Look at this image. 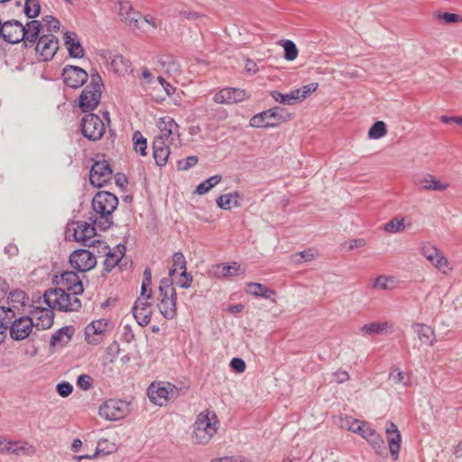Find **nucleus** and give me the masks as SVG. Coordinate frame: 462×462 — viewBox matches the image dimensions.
Returning <instances> with one entry per match:
<instances>
[{
  "label": "nucleus",
  "mask_w": 462,
  "mask_h": 462,
  "mask_svg": "<svg viewBox=\"0 0 462 462\" xmlns=\"http://www.w3.org/2000/svg\"><path fill=\"white\" fill-rule=\"evenodd\" d=\"M94 214L89 220L101 230H106L113 225V213L116 210V195L108 191L97 192L92 199Z\"/></svg>",
  "instance_id": "f257e3e1"
},
{
  "label": "nucleus",
  "mask_w": 462,
  "mask_h": 462,
  "mask_svg": "<svg viewBox=\"0 0 462 462\" xmlns=\"http://www.w3.org/2000/svg\"><path fill=\"white\" fill-rule=\"evenodd\" d=\"M78 295L71 291L55 288L46 291L43 298L45 303L51 309L60 311H77L81 307Z\"/></svg>",
  "instance_id": "f03ea898"
},
{
  "label": "nucleus",
  "mask_w": 462,
  "mask_h": 462,
  "mask_svg": "<svg viewBox=\"0 0 462 462\" xmlns=\"http://www.w3.org/2000/svg\"><path fill=\"white\" fill-rule=\"evenodd\" d=\"M217 418L213 411L200 412L194 423L193 440L197 444L208 443L217 430Z\"/></svg>",
  "instance_id": "7ed1b4c3"
},
{
  "label": "nucleus",
  "mask_w": 462,
  "mask_h": 462,
  "mask_svg": "<svg viewBox=\"0 0 462 462\" xmlns=\"http://www.w3.org/2000/svg\"><path fill=\"white\" fill-rule=\"evenodd\" d=\"M117 4L119 5L117 15L120 16L121 22L132 31L140 30L143 21L154 29L158 27L154 17L149 14L143 17L139 11L134 9L130 1H119Z\"/></svg>",
  "instance_id": "20e7f679"
},
{
  "label": "nucleus",
  "mask_w": 462,
  "mask_h": 462,
  "mask_svg": "<svg viewBox=\"0 0 462 462\" xmlns=\"http://www.w3.org/2000/svg\"><path fill=\"white\" fill-rule=\"evenodd\" d=\"M158 308L167 319H172L177 314V295L170 279L163 278L159 286Z\"/></svg>",
  "instance_id": "39448f33"
},
{
  "label": "nucleus",
  "mask_w": 462,
  "mask_h": 462,
  "mask_svg": "<svg viewBox=\"0 0 462 462\" xmlns=\"http://www.w3.org/2000/svg\"><path fill=\"white\" fill-rule=\"evenodd\" d=\"M90 78V83L82 90L79 97V106L83 112L94 110L100 102L102 79L98 73L91 74Z\"/></svg>",
  "instance_id": "423d86ee"
},
{
  "label": "nucleus",
  "mask_w": 462,
  "mask_h": 462,
  "mask_svg": "<svg viewBox=\"0 0 462 462\" xmlns=\"http://www.w3.org/2000/svg\"><path fill=\"white\" fill-rule=\"evenodd\" d=\"M96 225L86 221H74L68 225L66 236L68 238L82 244L86 246H93L99 241L96 238Z\"/></svg>",
  "instance_id": "0eeeda50"
},
{
  "label": "nucleus",
  "mask_w": 462,
  "mask_h": 462,
  "mask_svg": "<svg viewBox=\"0 0 462 462\" xmlns=\"http://www.w3.org/2000/svg\"><path fill=\"white\" fill-rule=\"evenodd\" d=\"M115 329L111 320L100 319L92 321L85 328V339L88 344L97 345L107 338Z\"/></svg>",
  "instance_id": "6e6552de"
},
{
  "label": "nucleus",
  "mask_w": 462,
  "mask_h": 462,
  "mask_svg": "<svg viewBox=\"0 0 462 462\" xmlns=\"http://www.w3.org/2000/svg\"><path fill=\"white\" fill-rule=\"evenodd\" d=\"M178 392L177 387L170 383L154 382L148 387L147 394L152 402L163 406L170 400L176 398Z\"/></svg>",
  "instance_id": "1a4fd4ad"
},
{
  "label": "nucleus",
  "mask_w": 462,
  "mask_h": 462,
  "mask_svg": "<svg viewBox=\"0 0 462 462\" xmlns=\"http://www.w3.org/2000/svg\"><path fill=\"white\" fill-rule=\"evenodd\" d=\"M282 109L279 106L264 110L251 117L249 125L252 127H275L282 122L285 121L284 116L282 115Z\"/></svg>",
  "instance_id": "9d476101"
},
{
  "label": "nucleus",
  "mask_w": 462,
  "mask_h": 462,
  "mask_svg": "<svg viewBox=\"0 0 462 462\" xmlns=\"http://www.w3.org/2000/svg\"><path fill=\"white\" fill-rule=\"evenodd\" d=\"M9 333L12 339L15 341H21L28 338L33 331L34 323L33 318L29 316H21L16 318L14 313V319H10Z\"/></svg>",
  "instance_id": "9b49d317"
},
{
  "label": "nucleus",
  "mask_w": 462,
  "mask_h": 462,
  "mask_svg": "<svg viewBox=\"0 0 462 462\" xmlns=\"http://www.w3.org/2000/svg\"><path fill=\"white\" fill-rule=\"evenodd\" d=\"M81 132L90 141L99 140L105 133V124L95 114L85 115L81 121Z\"/></svg>",
  "instance_id": "f8f14e48"
},
{
  "label": "nucleus",
  "mask_w": 462,
  "mask_h": 462,
  "mask_svg": "<svg viewBox=\"0 0 462 462\" xmlns=\"http://www.w3.org/2000/svg\"><path fill=\"white\" fill-rule=\"evenodd\" d=\"M112 173L113 170L106 160L96 161L89 172L90 183L100 188L111 180Z\"/></svg>",
  "instance_id": "ddd939ff"
},
{
  "label": "nucleus",
  "mask_w": 462,
  "mask_h": 462,
  "mask_svg": "<svg viewBox=\"0 0 462 462\" xmlns=\"http://www.w3.org/2000/svg\"><path fill=\"white\" fill-rule=\"evenodd\" d=\"M69 263L78 272L85 273L97 264V259L93 253L86 249L75 250L69 256Z\"/></svg>",
  "instance_id": "4468645a"
},
{
  "label": "nucleus",
  "mask_w": 462,
  "mask_h": 462,
  "mask_svg": "<svg viewBox=\"0 0 462 462\" xmlns=\"http://www.w3.org/2000/svg\"><path fill=\"white\" fill-rule=\"evenodd\" d=\"M421 254L442 273L448 274L452 271V267L446 256L436 246L424 245L421 247Z\"/></svg>",
  "instance_id": "2eb2a0df"
},
{
  "label": "nucleus",
  "mask_w": 462,
  "mask_h": 462,
  "mask_svg": "<svg viewBox=\"0 0 462 462\" xmlns=\"http://www.w3.org/2000/svg\"><path fill=\"white\" fill-rule=\"evenodd\" d=\"M58 49V39L51 33L42 35L35 43V51L43 61L51 60Z\"/></svg>",
  "instance_id": "dca6fc26"
},
{
  "label": "nucleus",
  "mask_w": 462,
  "mask_h": 462,
  "mask_svg": "<svg viewBox=\"0 0 462 462\" xmlns=\"http://www.w3.org/2000/svg\"><path fill=\"white\" fill-rule=\"evenodd\" d=\"M62 79L67 87L78 88L88 80V74L79 67L68 65L63 69Z\"/></svg>",
  "instance_id": "f3484780"
},
{
  "label": "nucleus",
  "mask_w": 462,
  "mask_h": 462,
  "mask_svg": "<svg viewBox=\"0 0 462 462\" xmlns=\"http://www.w3.org/2000/svg\"><path fill=\"white\" fill-rule=\"evenodd\" d=\"M23 30L24 28L22 23L17 20H9L3 23L1 37L8 43L16 44L23 39Z\"/></svg>",
  "instance_id": "a211bd4d"
},
{
  "label": "nucleus",
  "mask_w": 462,
  "mask_h": 462,
  "mask_svg": "<svg viewBox=\"0 0 462 462\" xmlns=\"http://www.w3.org/2000/svg\"><path fill=\"white\" fill-rule=\"evenodd\" d=\"M249 98L247 93L240 88H226L219 90L214 96V101L217 104H235Z\"/></svg>",
  "instance_id": "6ab92c4d"
},
{
  "label": "nucleus",
  "mask_w": 462,
  "mask_h": 462,
  "mask_svg": "<svg viewBox=\"0 0 462 462\" xmlns=\"http://www.w3.org/2000/svg\"><path fill=\"white\" fill-rule=\"evenodd\" d=\"M58 288L71 291L74 294H81L84 291L83 284L75 272L66 271L60 275L59 281H57Z\"/></svg>",
  "instance_id": "aec40b11"
},
{
  "label": "nucleus",
  "mask_w": 462,
  "mask_h": 462,
  "mask_svg": "<svg viewBox=\"0 0 462 462\" xmlns=\"http://www.w3.org/2000/svg\"><path fill=\"white\" fill-rule=\"evenodd\" d=\"M52 310L50 307L36 308L32 311L31 318H33L34 327L37 330H45L52 326L54 319Z\"/></svg>",
  "instance_id": "412c9836"
},
{
  "label": "nucleus",
  "mask_w": 462,
  "mask_h": 462,
  "mask_svg": "<svg viewBox=\"0 0 462 462\" xmlns=\"http://www.w3.org/2000/svg\"><path fill=\"white\" fill-rule=\"evenodd\" d=\"M147 300L138 298L133 308L134 317L142 327L147 326L152 318V305Z\"/></svg>",
  "instance_id": "4be33fe9"
},
{
  "label": "nucleus",
  "mask_w": 462,
  "mask_h": 462,
  "mask_svg": "<svg viewBox=\"0 0 462 462\" xmlns=\"http://www.w3.org/2000/svg\"><path fill=\"white\" fill-rule=\"evenodd\" d=\"M24 30L22 31L23 39L22 42L25 47L33 46L39 40V35L43 28L42 23L38 20H32L23 25Z\"/></svg>",
  "instance_id": "5701e85b"
},
{
  "label": "nucleus",
  "mask_w": 462,
  "mask_h": 462,
  "mask_svg": "<svg viewBox=\"0 0 462 462\" xmlns=\"http://www.w3.org/2000/svg\"><path fill=\"white\" fill-rule=\"evenodd\" d=\"M386 435L388 439L390 453L393 460H397L401 448L402 436L397 426L392 421L388 423L386 428Z\"/></svg>",
  "instance_id": "b1692460"
},
{
  "label": "nucleus",
  "mask_w": 462,
  "mask_h": 462,
  "mask_svg": "<svg viewBox=\"0 0 462 462\" xmlns=\"http://www.w3.org/2000/svg\"><path fill=\"white\" fill-rule=\"evenodd\" d=\"M415 183L420 189L425 191H444L449 187L448 183L441 182L431 174H425L422 177L418 178Z\"/></svg>",
  "instance_id": "393cba45"
},
{
  "label": "nucleus",
  "mask_w": 462,
  "mask_h": 462,
  "mask_svg": "<svg viewBox=\"0 0 462 462\" xmlns=\"http://www.w3.org/2000/svg\"><path fill=\"white\" fill-rule=\"evenodd\" d=\"M411 328L422 345L433 346L436 341L434 329L423 323H413Z\"/></svg>",
  "instance_id": "a878e982"
},
{
  "label": "nucleus",
  "mask_w": 462,
  "mask_h": 462,
  "mask_svg": "<svg viewBox=\"0 0 462 462\" xmlns=\"http://www.w3.org/2000/svg\"><path fill=\"white\" fill-rule=\"evenodd\" d=\"M153 158L155 163L162 167L167 163L170 147L162 138H154L152 142Z\"/></svg>",
  "instance_id": "bb28decb"
},
{
  "label": "nucleus",
  "mask_w": 462,
  "mask_h": 462,
  "mask_svg": "<svg viewBox=\"0 0 462 462\" xmlns=\"http://www.w3.org/2000/svg\"><path fill=\"white\" fill-rule=\"evenodd\" d=\"M64 44L70 57L82 58L84 56V49L75 32H67L64 33Z\"/></svg>",
  "instance_id": "cd10ccee"
},
{
  "label": "nucleus",
  "mask_w": 462,
  "mask_h": 462,
  "mask_svg": "<svg viewBox=\"0 0 462 462\" xmlns=\"http://www.w3.org/2000/svg\"><path fill=\"white\" fill-rule=\"evenodd\" d=\"M158 128L161 131V134L156 136L155 138H162L165 142L166 139L170 137V135L173 134H178L177 130L179 129V125L171 116H164L160 118L158 124Z\"/></svg>",
  "instance_id": "c85d7f7f"
},
{
  "label": "nucleus",
  "mask_w": 462,
  "mask_h": 462,
  "mask_svg": "<svg viewBox=\"0 0 462 462\" xmlns=\"http://www.w3.org/2000/svg\"><path fill=\"white\" fill-rule=\"evenodd\" d=\"M10 319H14V310L10 307H0V343H3L6 337Z\"/></svg>",
  "instance_id": "c756f323"
},
{
  "label": "nucleus",
  "mask_w": 462,
  "mask_h": 462,
  "mask_svg": "<svg viewBox=\"0 0 462 462\" xmlns=\"http://www.w3.org/2000/svg\"><path fill=\"white\" fill-rule=\"evenodd\" d=\"M392 328H393L392 323H390L388 321L381 322V323L373 322V323H368V324L364 325L360 328V330L364 334L369 335V336L385 335L389 332V329H391Z\"/></svg>",
  "instance_id": "7c9ffc66"
},
{
  "label": "nucleus",
  "mask_w": 462,
  "mask_h": 462,
  "mask_svg": "<svg viewBox=\"0 0 462 462\" xmlns=\"http://www.w3.org/2000/svg\"><path fill=\"white\" fill-rule=\"evenodd\" d=\"M238 198H240V196L236 191L233 193L223 194L217 199V204L220 208L228 210L233 207L239 206V202L236 199Z\"/></svg>",
  "instance_id": "2f4dec72"
},
{
  "label": "nucleus",
  "mask_w": 462,
  "mask_h": 462,
  "mask_svg": "<svg viewBox=\"0 0 462 462\" xmlns=\"http://www.w3.org/2000/svg\"><path fill=\"white\" fill-rule=\"evenodd\" d=\"M71 337V328L63 327L56 331L51 338V346H63L68 343Z\"/></svg>",
  "instance_id": "473e14b6"
},
{
  "label": "nucleus",
  "mask_w": 462,
  "mask_h": 462,
  "mask_svg": "<svg viewBox=\"0 0 462 462\" xmlns=\"http://www.w3.org/2000/svg\"><path fill=\"white\" fill-rule=\"evenodd\" d=\"M125 244H117V254L121 255L120 258H117V268L121 271H129L133 266V261L131 257L125 255Z\"/></svg>",
  "instance_id": "72a5a7b5"
},
{
  "label": "nucleus",
  "mask_w": 462,
  "mask_h": 462,
  "mask_svg": "<svg viewBox=\"0 0 462 462\" xmlns=\"http://www.w3.org/2000/svg\"><path fill=\"white\" fill-rule=\"evenodd\" d=\"M173 265L169 271V278L171 282L174 279V275L177 270L187 271V262L182 253L177 252L172 256Z\"/></svg>",
  "instance_id": "f704fd0d"
},
{
  "label": "nucleus",
  "mask_w": 462,
  "mask_h": 462,
  "mask_svg": "<svg viewBox=\"0 0 462 462\" xmlns=\"http://www.w3.org/2000/svg\"><path fill=\"white\" fill-rule=\"evenodd\" d=\"M160 64L170 76H177L180 73V65L172 57H166L161 60Z\"/></svg>",
  "instance_id": "c9c22d12"
},
{
  "label": "nucleus",
  "mask_w": 462,
  "mask_h": 462,
  "mask_svg": "<svg viewBox=\"0 0 462 462\" xmlns=\"http://www.w3.org/2000/svg\"><path fill=\"white\" fill-rule=\"evenodd\" d=\"M99 415L107 420H116V402L106 401L99 407Z\"/></svg>",
  "instance_id": "e433bc0d"
},
{
  "label": "nucleus",
  "mask_w": 462,
  "mask_h": 462,
  "mask_svg": "<svg viewBox=\"0 0 462 462\" xmlns=\"http://www.w3.org/2000/svg\"><path fill=\"white\" fill-rule=\"evenodd\" d=\"M222 180L220 175H214L203 182L199 183L196 188V192L199 195H204L208 192L212 188L217 185Z\"/></svg>",
  "instance_id": "4c0bfd02"
},
{
  "label": "nucleus",
  "mask_w": 462,
  "mask_h": 462,
  "mask_svg": "<svg viewBox=\"0 0 462 462\" xmlns=\"http://www.w3.org/2000/svg\"><path fill=\"white\" fill-rule=\"evenodd\" d=\"M367 442L372 446L375 452L381 456L386 454L384 440L382 436L375 430L372 436L367 439Z\"/></svg>",
  "instance_id": "58836bf2"
},
{
  "label": "nucleus",
  "mask_w": 462,
  "mask_h": 462,
  "mask_svg": "<svg viewBox=\"0 0 462 462\" xmlns=\"http://www.w3.org/2000/svg\"><path fill=\"white\" fill-rule=\"evenodd\" d=\"M280 45L284 48V58L287 60H294L298 56V49L296 44L290 40H282Z\"/></svg>",
  "instance_id": "ea45409f"
},
{
  "label": "nucleus",
  "mask_w": 462,
  "mask_h": 462,
  "mask_svg": "<svg viewBox=\"0 0 462 462\" xmlns=\"http://www.w3.org/2000/svg\"><path fill=\"white\" fill-rule=\"evenodd\" d=\"M115 450V444L113 442H109L106 439H102L98 441L96 452L93 454V457L106 456L112 454Z\"/></svg>",
  "instance_id": "a19ab883"
},
{
  "label": "nucleus",
  "mask_w": 462,
  "mask_h": 462,
  "mask_svg": "<svg viewBox=\"0 0 462 462\" xmlns=\"http://www.w3.org/2000/svg\"><path fill=\"white\" fill-rule=\"evenodd\" d=\"M387 133L386 125L383 121L375 122L368 131V136L371 139H379Z\"/></svg>",
  "instance_id": "79ce46f5"
},
{
  "label": "nucleus",
  "mask_w": 462,
  "mask_h": 462,
  "mask_svg": "<svg viewBox=\"0 0 462 462\" xmlns=\"http://www.w3.org/2000/svg\"><path fill=\"white\" fill-rule=\"evenodd\" d=\"M41 11V5L38 0H25L24 14L28 18H35Z\"/></svg>",
  "instance_id": "37998d69"
},
{
  "label": "nucleus",
  "mask_w": 462,
  "mask_h": 462,
  "mask_svg": "<svg viewBox=\"0 0 462 462\" xmlns=\"http://www.w3.org/2000/svg\"><path fill=\"white\" fill-rule=\"evenodd\" d=\"M133 140L135 152H140L142 156L146 155L147 142L139 131L134 132Z\"/></svg>",
  "instance_id": "c03bdc74"
},
{
  "label": "nucleus",
  "mask_w": 462,
  "mask_h": 462,
  "mask_svg": "<svg viewBox=\"0 0 462 462\" xmlns=\"http://www.w3.org/2000/svg\"><path fill=\"white\" fill-rule=\"evenodd\" d=\"M405 229L404 218H393L384 225L383 230L386 233H399Z\"/></svg>",
  "instance_id": "a18cd8bd"
},
{
  "label": "nucleus",
  "mask_w": 462,
  "mask_h": 462,
  "mask_svg": "<svg viewBox=\"0 0 462 462\" xmlns=\"http://www.w3.org/2000/svg\"><path fill=\"white\" fill-rule=\"evenodd\" d=\"M218 273L224 277H230L239 273L240 265L234 262L232 264H221L217 266Z\"/></svg>",
  "instance_id": "49530a36"
},
{
  "label": "nucleus",
  "mask_w": 462,
  "mask_h": 462,
  "mask_svg": "<svg viewBox=\"0 0 462 462\" xmlns=\"http://www.w3.org/2000/svg\"><path fill=\"white\" fill-rule=\"evenodd\" d=\"M192 276L187 272L183 271L180 273L179 277H175L172 280V283L175 282L180 288L188 289L190 287L192 282Z\"/></svg>",
  "instance_id": "de8ad7c7"
},
{
  "label": "nucleus",
  "mask_w": 462,
  "mask_h": 462,
  "mask_svg": "<svg viewBox=\"0 0 462 462\" xmlns=\"http://www.w3.org/2000/svg\"><path fill=\"white\" fill-rule=\"evenodd\" d=\"M316 254L312 249L304 250L296 254L292 255L293 261L296 263H301L303 262H310L315 258Z\"/></svg>",
  "instance_id": "09e8293b"
},
{
  "label": "nucleus",
  "mask_w": 462,
  "mask_h": 462,
  "mask_svg": "<svg viewBox=\"0 0 462 462\" xmlns=\"http://www.w3.org/2000/svg\"><path fill=\"white\" fill-rule=\"evenodd\" d=\"M8 300L14 303L11 307L14 310L16 308L14 303H18L22 306L25 304L26 295L23 291H14L9 293Z\"/></svg>",
  "instance_id": "8fccbe9b"
},
{
  "label": "nucleus",
  "mask_w": 462,
  "mask_h": 462,
  "mask_svg": "<svg viewBox=\"0 0 462 462\" xmlns=\"http://www.w3.org/2000/svg\"><path fill=\"white\" fill-rule=\"evenodd\" d=\"M435 17L439 20H443L447 23H456L462 22V16L457 14L451 13H437L435 14Z\"/></svg>",
  "instance_id": "3c124183"
},
{
  "label": "nucleus",
  "mask_w": 462,
  "mask_h": 462,
  "mask_svg": "<svg viewBox=\"0 0 462 462\" xmlns=\"http://www.w3.org/2000/svg\"><path fill=\"white\" fill-rule=\"evenodd\" d=\"M120 60V63L117 62V73L130 74L133 72L132 63L129 60L125 59L122 56L117 55V60Z\"/></svg>",
  "instance_id": "603ef678"
},
{
  "label": "nucleus",
  "mask_w": 462,
  "mask_h": 462,
  "mask_svg": "<svg viewBox=\"0 0 462 462\" xmlns=\"http://www.w3.org/2000/svg\"><path fill=\"white\" fill-rule=\"evenodd\" d=\"M93 379L90 375L83 374L78 377L77 385L83 391H88L92 387Z\"/></svg>",
  "instance_id": "864d4df0"
},
{
  "label": "nucleus",
  "mask_w": 462,
  "mask_h": 462,
  "mask_svg": "<svg viewBox=\"0 0 462 462\" xmlns=\"http://www.w3.org/2000/svg\"><path fill=\"white\" fill-rule=\"evenodd\" d=\"M34 453V448L32 446L24 444L18 446V443L16 445L13 446V449L11 450V454L19 456L22 454L24 455H32Z\"/></svg>",
  "instance_id": "5fc2aeb1"
},
{
  "label": "nucleus",
  "mask_w": 462,
  "mask_h": 462,
  "mask_svg": "<svg viewBox=\"0 0 462 462\" xmlns=\"http://www.w3.org/2000/svg\"><path fill=\"white\" fill-rule=\"evenodd\" d=\"M198 161L197 156H189L184 160H180L178 162V169L180 171H187L195 166L198 163Z\"/></svg>",
  "instance_id": "6e6d98bb"
},
{
  "label": "nucleus",
  "mask_w": 462,
  "mask_h": 462,
  "mask_svg": "<svg viewBox=\"0 0 462 462\" xmlns=\"http://www.w3.org/2000/svg\"><path fill=\"white\" fill-rule=\"evenodd\" d=\"M130 402L117 401V420L125 418L130 412Z\"/></svg>",
  "instance_id": "4d7b16f0"
},
{
  "label": "nucleus",
  "mask_w": 462,
  "mask_h": 462,
  "mask_svg": "<svg viewBox=\"0 0 462 462\" xmlns=\"http://www.w3.org/2000/svg\"><path fill=\"white\" fill-rule=\"evenodd\" d=\"M270 95L271 97L276 101V102H279L281 104H284V105H291V97H289V94H282L277 90H273L270 92Z\"/></svg>",
  "instance_id": "13d9d810"
},
{
  "label": "nucleus",
  "mask_w": 462,
  "mask_h": 462,
  "mask_svg": "<svg viewBox=\"0 0 462 462\" xmlns=\"http://www.w3.org/2000/svg\"><path fill=\"white\" fill-rule=\"evenodd\" d=\"M264 285L258 282H249L246 285V292L254 296H261L263 290L264 289Z\"/></svg>",
  "instance_id": "bf43d9fd"
},
{
  "label": "nucleus",
  "mask_w": 462,
  "mask_h": 462,
  "mask_svg": "<svg viewBox=\"0 0 462 462\" xmlns=\"http://www.w3.org/2000/svg\"><path fill=\"white\" fill-rule=\"evenodd\" d=\"M72 391L73 386L68 382H62L57 385V392L61 397H68Z\"/></svg>",
  "instance_id": "052dcab7"
},
{
  "label": "nucleus",
  "mask_w": 462,
  "mask_h": 462,
  "mask_svg": "<svg viewBox=\"0 0 462 462\" xmlns=\"http://www.w3.org/2000/svg\"><path fill=\"white\" fill-rule=\"evenodd\" d=\"M43 22L45 23V25L47 26V30L49 32L59 31L60 23L58 19L54 18L53 16H46L43 19Z\"/></svg>",
  "instance_id": "680f3d73"
},
{
  "label": "nucleus",
  "mask_w": 462,
  "mask_h": 462,
  "mask_svg": "<svg viewBox=\"0 0 462 462\" xmlns=\"http://www.w3.org/2000/svg\"><path fill=\"white\" fill-rule=\"evenodd\" d=\"M231 368L237 372L243 373L245 370V363L242 358L235 357L230 362Z\"/></svg>",
  "instance_id": "e2e57ef3"
},
{
  "label": "nucleus",
  "mask_w": 462,
  "mask_h": 462,
  "mask_svg": "<svg viewBox=\"0 0 462 462\" xmlns=\"http://www.w3.org/2000/svg\"><path fill=\"white\" fill-rule=\"evenodd\" d=\"M388 280H389V277H387V276H383V275L378 276L374 280L373 287L379 288L382 290H387L388 289Z\"/></svg>",
  "instance_id": "0e129e2a"
},
{
  "label": "nucleus",
  "mask_w": 462,
  "mask_h": 462,
  "mask_svg": "<svg viewBox=\"0 0 462 462\" xmlns=\"http://www.w3.org/2000/svg\"><path fill=\"white\" fill-rule=\"evenodd\" d=\"M354 420L355 419L350 416L340 417L338 425L341 429H345L350 431Z\"/></svg>",
  "instance_id": "69168bd1"
},
{
  "label": "nucleus",
  "mask_w": 462,
  "mask_h": 462,
  "mask_svg": "<svg viewBox=\"0 0 462 462\" xmlns=\"http://www.w3.org/2000/svg\"><path fill=\"white\" fill-rule=\"evenodd\" d=\"M337 383H343L349 379L348 373L343 370H337L333 374Z\"/></svg>",
  "instance_id": "338daca9"
},
{
  "label": "nucleus",
  "mask_w": 462,
  "mask_h": 462,
  "mask_svg": "<svg viewBox=\"0 0 462 462\" xmlns=\"http://www.w3.org/2000/svg\"><path fill=\"white\" fill-rule=\"evenodd\" d=\"M210 462H248L245 458L241 457H223L214 458Z\"/></svg>",
  "instance_id": "774afa93"
}]
</instances>
